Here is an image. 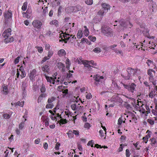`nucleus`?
Segmentation results:
<instances>
[{
  "label": "nucleus",
  "mask_w": 157,
  "mask_h": 157,
  "mask_svg": "<svg viewBox=\"0 0 157 157\" xmlns=\"http://www.w3.org/2000/svg\"><path fill=\"white\" fill-rule=\"evenodd\" d=\"M101 33L108 37H112L113 36V32L112 29L109 27L104 26L101 27Z\"/></svg>",
  "instance_id": "nucleus-1"
},
{
  "label": "nucleus",
  "mask_w": 157,
  "mask_h": 157,
  "mask_svg": "<svg viewBox=\"0 0 157 157\" xmlns=\"http://www.w3.org/2000/svg\"><path fill=\"white\" fill-rule=\"evenodd\" d=\"M121 83L123 85L124 88L126 89L128 91L133 93L134 91L136 90V85L134 83H129L128 84H125L122 82Z\"/></svg>",
  "instance_id": "nucleus-2"
},
{
  "label": "nucleus",
  "mask_w": 157,
  "mask_h": 157,
  "mask_svg": "<svg viewBox=\"0 0 157 157\" xmlns=\"http://www.w3.org/2000/svg\"><path fill=\"white\" fill-rule=\"evenodd\" d=\"M102 8L98 12L99 15L103 16L105 13L108 12L109 10L110 9V6L109 4L106 3H103L101 4Z\"/></svg>",
  "instance_id": "nucleus-3"
},
{
  "label": "nucleus",
  "mask_w": 157,
  "mask_h": 157,
  "mask_svg": "<svg viewBox=\"0 0 157 157\" xmlns=\"http://www.w3.org/2000/svg\"><path fill=\"white\" fill-rule=\"evenodd\" d=\"M120 24V25L124 28H126L128 24L129 25V28H131L133 26L132 24L129 22L123 20H120L118 21Z\"/></svg>",
  "instance_id": "nucleus-4"
},
{
  "label": "nucleus",
  "mask_w": 157,
  "mask_h": 157,
  "mask_svg": "<svg viewBox=\"0 0 157 157\" xmlns=\"http://www.w3.org/2000/svg\"><path fill=\"white\" fill-rule=\"evenodd\" d=\"M82 63L84 65L85 67H87L88 68H90L91 67H93L91 66L90 65V64H91L93 66H96V63H94V62L93 60L91 61H82Z\"/></svg>",
  "instance_id": "nucleus-5"
},
{
  "label": "nucleus",
  "mask_w": 157,
  "mask_h": 157,
  "mask_svg": "<svg viewBox=\"0 0 157 157\" xmlns=\"http://www.w3.org/2000/svg\"><path fill=\"white\" fill-rule=\"evenodd\" d=\"M36 71L35 69H33L32 71H30L29 74V77L30 80L32 82L35 81V78L36 75Z\"/></svg>",
  "instance_id": "nucleus-6"
},
{
  "label": "nucleus",
  "mask_w": 157,
  "mask_h": 157,
  "mask_svg": "<svg viewBox=\"0 0 157 157\" xmlns=\"http://www.w3.org/2000/svg\"><path fill=\"white\" fill-rule=\"evenodd\" d=\"M32 24L34 27L37 29H40L41 28L42 25L41 22L38 20H36L33 21Z\"/></svg>",
  "instance_id": "nucleus-7"
},
{
  "label": "nucleus",
  "mask_w": 157,
  "mask_h": 157,
  "mask_svg": "<svg viewBox=\"0 0 157 157\" xmlns=\"http://www.w3.org/2000/svg\"><path fill=\"white\" fill-rule=\"evenodd\" d=\"M93 78L94 80L95 81L94 84L97 86L98 85L99 82H101V79H103V77L102 76H100L97 75H94Z\"/></svg>",
  "instance_id": "nucleus-8"
},
{
  "label": "nucleus",
  "mask_w": 157,
  "mask_h": 157,
  "mask_svg": "<svg viewBox=\"0 0 157 157\" xmlns=\"http://www.w3.org/2000/svg\"><path fill=\"white\" fill-rule=\"evenodd\" d=\"M12 13L9 11L5 13L4 17L5 18V23H8V20H9L12 17Z\"/></svg>",
  "instance_id": "nucleus-9"
},
{
  "label": "nucleus",
  "mask_w": 157,
  "mask_h": 157,
  "mask_svg": "<svg viewBox=\"0 0 157 157\" xmlns=\"http://www.w3.org/2000/svg\"><path fill=\"white\" fill-rule=\"evenodd\" d=\"M11 29L9 28L6 30L2 33V36L4 38H7L9 37L11 35Z\"/></svg>",
  "instance_id": "nucleus-10"
},
{
  "label": "nucleus",
  "mask_w": 157,
  "mask_h": 157,
  "mask_svg": "<svg viewBox=\"0 0 157 157\" xmlns=\"http://www.w3.org/2000/svg\"><path fill=\"white\" fill-rule=\"evenodd\" d=\"M50 66L49 65H45L42 67V70L44 72H46L49 74L50 72Z\"/></svg>",
  "instance_id": "nucleus-11"
},
{
  "label": "nucleus",
  "mask_w": 157,
  "mask_h": 157,
  "mask_svg": "<svg viewBox=\"0 0 157 157\" xmlns=\"http://www.w3.org/2000/svg\"><path fill=\"white\" fill-rule=\"evenodd\" d=\"M69 34L68 33H65L64 34L63 33L62 34H60V36H63V37L64 38V39H63V38H62V40L63 41L65 42V43H67V41H65L66 40H68L70 39V37H69Z\"/></svg>",
  "instance_id": "nucleus-12"
},
{
  "label": "nucleus",
  "mask_w": 157,
  "mask_h": 157,
  "mask_svg": "<svg viewBox=\"0 0 157 157\" xmlns=\"http://www.w3.org/2000/svg\"><path fill=\"white\" fill-rule=\"evenodd\" d=\"M4 40V42L6 43H7L9 42H13L14 40V38L13 37H10L9 36L8 37L5 38Z\"/></svg>",
  "instance_id": "nucleus-13"
},
{
  "label": "nucleus",
  "mask_w": 157,
  "mask_h": 157,
  "mask_svg": "<svg viewBox=\"0 0 157 157\" xmlns=\"http://www.w3.org/2000/svg\"><path fill=\"white\" fill-rule=\"evenodd\" d=\"M59 118H61L59 121V123L60 125H61V124H64L67 123V121L66 119L62 118L61 117H60Z\"/></svg>",
  "instance_id": "nucleus-14"
},
{
  "label": "nucleus",
  "mask_w": 157,
  "mask_h": 157,
  "mask_svg": "<svg viewBox=\"0 0 157 157\" xmlns=\"http://www.w3.org/2000/svg\"><path fill=\"white\" fill-rule=\"evenodd\" d=\"M2 89V91L3 92V93L5 95L7 94L8 93V89L7 86H3Z\"/></svg>",
  "instance_id": "nucleus-15"
},
{
  "label": "nucleus",
  "mask_w": 157,
  "mask_h": 157,
  "mask_svg": "<svg viewBox=\"0 0 157 157\" xmlns=\"http://www.w3.org/2000/svg\"><path fill=\"white\" fill-rule=\"evenodd\" d=\"M149 31V30L145 28L144 30L142 31V32L144 35L146 36L147 37L149 38L147 35L145 34H147L149 35L148 33Z\"/></svg>",
  "instance_id": "nucleus-16"
},
{
  "label": "nucleus",
  "mask_w": 157,
  "mask_h": 157,
  "mask_svg": "<svg viewBox=\"0 0 157 157\" xmlns=\"http://www.w3.org/2000/svg\"><path fill=\"white\" fill-rule=\"evenodd\" d=\"M58 54L59 56H62L65 55L66 53L64 50L61 49L58 52Z\"/></svg>",
  "instance_id": "nucleus-17"
},
{
  "label": "nucleus",
  "mask_w": 157,
  "mask_h": 157,
  "mask_svg": "<svg viewBox=\"0 0 157 157\" xmlns=\"http://www.w3.org/2000/svg\"><path fill=\"white\" fill-rule=\"evenodd\" d=\"M71 107L72 109L73 110H79V109H78V106H76L75 104H72Z\"/></svg>",
  "instance_id": "nucleus-18"
},
{
  "label": "nucleus",
  "mask_w": 157,
  "mask_h": 157,
  "mask_svg": "<svg viewBox=\"0 0 157 157\" xmlns=\"http://www.w3.org/2000/svg\"><path fill=\"white\" fill-rule=\"evenodd\" d=\"M68 134V137L70 138H72L74 136L73 132V131L69 130L68 132L67 133Z\"/></svg>",
  "instance_id": "nucleus-19"
},
{
  "label": "nucleus",
  "mask_w": 157,
  "mask_h": 157,
  "mask_svg": "<svg viewBox=\"0 0 157 157\" xmlns=\"http://www.w3.org/2000/svg\"><path fill=\"white\" fill-rule=\"evenodd\" d=\"M44 75L48 82H49L50 83H51L52 81H53V78L52 77H49L48 76L46 75V74H44Z\"/></svg>",
  "instance_id": "nucleus-20"
},
{
  "label": "nucleus",
  "mask_w": 157,
  "mask_h": 157,
  "mask_svg": "<svg viewBox=\"0 0 157 157\" xmlns=\"http://www.w3.org/2000/svg\"><path fill=\"white\" fill-rule=\"evenodd\" d=\"M150 137V134H147L146 135L145 137H144L143 138V139L145 141V143H147V141L148 140L149 138Z\"/></svg>",
  "instance_id": "nucleus-21"
},
{
  "label": "nucleus",
  "mask_w": 157,
  "mask_h": 157,
  "mask_svg": "<svg viewBox=\"0 0 157 157\" xmlns=\"http://www.w3.org/2000/svg\"><path fill=\"white\" fill-rule=\"evenodd\" d=\"M134 69H132V68L128 67L127 69V72L130 75L132 74V72H133Z\"/></svg>",
  "instance_id": "nucleus-22"
},
{
  "label": "nucleus",
  "mask_w": 157,
  "mask_h": 157,
  "mask_svg": "<svg viewBox=\"0 0 157 157\" xmlns=\"http://www.w3.org/2000/svg\"><path fill=\"white\" fill-rule=\"evenodd\" d=\"M82 33L81 30H79L77 34V37L78 38L80 39L82 37Z\"/></svg>",
  "instance_id": "nucleus-23"
},
{
  "label": "nucleus",
  "mask_w": 157,
  "mask_h": 157,
  "mask_svg": "<svg viewBox=\"0 0 157 157\" xmlns=\"http://www.w3.org/2000/svg\"><path fill=\"white\" fill-rule=\"evenodd\" d=\"M93 51L96 53H98L101 52V49L98 47L94 48Z\"/></svg>",
  "instance_id": "nucleus-24"
},
{
  "label": "nucleus",
  "mask_w": 157,
  "mask_h": 157,
  "mask_svg": "<svg viewBox=\"0 0 157 157\" xmlns=\"http://www.w3.org/2000/svg\"><path fill=\"white\" fill-rule=\"evenodd\" d=\"M27 3L25 2L24 3L22 7V10L23 11L25 10L27 8Z\"/></svg>",
  "instance_id": "nucleus-25"
},
{
  "label": "nucleus",
  "mask_w": 157,
  "mask_h": 157,
  "mask_svg": "<svg viewBox=\"0 0 157 157\" xmlns=\"http://www.w3.org/2000/svg\"><path fill=\"white\" fill-rule=\"evenodd\" d=\"M57 66L59 69L62 68L63 67H64L65 66L64 64H63L62 63L60 62L58 63Z\"/></svg>",
  "instance_id": "nucleus-26"
},
{
  "label": "nucleus",
  "mask_w": 157,
  "mask_h": 157,
  "mask_svg": "<svg viewBox=\"0 0 157 157\" xmlns=\"http://www.w3.org/2000/svg\"><path fill=\"white\" fill-rule=\"evenodd\" d=\"M46 90L45 86L44 84H42L41 86L40 91L42 93H44Z\"/></svg>",
  "instance_id": "nucleus-27"
},
{
  "label": "nucleus",
  "mask_w": 157,
  "mask_h": 157,
  "mask_svg": "<svg viewBox=\"0 0 157 157\" xmlns=\"http://www.w3.org/2000/svg\"><path fill=\"white\" fill-rule=\"evenodd\" d=\"M53 51L52 50L49 51L48 52L47 56L48 57V58L50 59V57L53 55Z\"/></svg>",
  "instance_id": "nucleus-28"
},
{
  "label": "nucleus",
  "mask_w": 157,
  "mask_h": 157,
  "mask_svg": "<svg viewBox=\"0 0 157 157\" xmlns=\"http://www.w3.org/2000/svg\"><path fill=\"white\" fill-rule=\"evenodd\" d=\"M89 39L93 42H94L96 40V38L95 36H90L88 37Z\"/></svg>",
  "instance_id": "nucleus-29"
},
{
  "label": "nucleus",
  "mask_w": 157,
  "mask_h": 157,
  "mask_svg": "<svg viewBox=\"0 0 157 157\" xmlns=\"http://www.w3.org/2000/svg\"><path fill=\"white\" fill-rule=\"evenodd\" d=\"M58 21L56 20H54L50 22V24L51 25H54L57 26V25H58Z\"/></svg>",
  "instance_id": "nucleus-30"
},
{
  "label": "nucleus",
  "mask_w": 157,
  "mask_h": 157,
  "mask_svg": "<svg viewBox=\"0 0 157 157\" xmlns=\"http://www.w3.org/2000/svg\"><path fill=\"white\" fill-rule=\"evenodd\" d=\"M121 76L123 77L125 79L128 80L129 79L131 76V75H129V74H128V75L127 76H124V75L122 74L121 75Z\"/></svg>",
  "instance_id": "nucleus-31"
},
{
  "label": "nucleus",
  "mask_w": 157,
  "mask_h": 157,
  "mask_svg": "<svg viewBox=\"0 0 157 157\" xmlns=\"http://www.w3.org/2000/svg\"><path fill=\"white\" fill-rule=\"evenodd\" d=\"M152 72L151 69H149L148 70L147 74L150 76V77L149 78V79H150L151 77L152 78L153 77V75L152 74Z\"/></svg>",
  "instance_id": "nucleus-32"
},
{
  "label": "nucleus",
  "mask_w": 157,
  "mask_h": 157,
  "mask_svg": "<svg viewBox=\"0 0 157 157\" xmlns=\"http://www.w3.org/2000/svg\"><path fill=\"white\" fill-rule=\"evenodd\" d=\"M59 91H62L63 93L64 94L63 96V97H64L67 94H68V90L67 89H66L65 90H59Z\"/></svg>",
  "instance_id": "nucleus-33"
},
{
  "label": "nucleus",
  "mask_w": 157,
  "mask_h": 157,
  "mask_svg": "<svg viewBox=\"0 0 157 157\" xmlns=\"http://www.w3.org/2000/svg\"><path fill=\"white\" fill-rule=\"evenodd\" d=\"M151 141L152 146H154L156 142L155 139L152 138L150 140Z\"/></svg>",
  "instance_id": "nucleus-34"
},
{
  "label": "nucleus",
  "mask_w": 157,
  "mask_h": 157,
  "mask_svg": "<svg viewBox=\"0 0 157 157\" xmlns=\"http://www.w3.org/2000/svg\"><path fill=\"white\" fill-rule=\"evenodd\" d=\"M85 3L88 5H90L93 3V0H86L85 1Z\"/></svg>",
  "instance_id": "nucleus-35"
},
{
  "label": "nucleus",
  "mask_w": 157,
  "mask_h": 157,
  "mask_svg": "<svg viewBox=\"0 0 157 157\" xmlns=\"http://www.w3.org/2000/svg\"><path fill=\"white\" fill-rule=\"evenodd\" d=\"M147 121L150 124L153 125L154 124V121L151 119H148L147 120Z\"/></svg>",
  "instance_id": "nucleus-36"
},
{
  "label": "nucleus",
  "mask_w": 157,
  "mask_h": 157,
  "mask_svg": "<svg viewBox=\"0 0 157 157\" xmlns=\"http://www.w3.org/2000/svg\"><path fill=\"white\" fill-rule=\"evenodd\" d=\"M28 10L27 11V12L26 13H23V16L24 17H26L27 18H29L30 17V15L28 14L27 13H28Z\"/></svg>",
  "instance_id": "nucleus-37"
},
{
  "label": "nucleus",
  "mask_w": 157,
  "mask_h": 157,
  "mask_svg": "<svg viewBox=\"0 0 157 157\" xmlns=\"http://www.w3.org/2000/svg\"><path fill=\"white\" fill-rule=\"evenodd\" d=\"M3 116L4 118L6 119H9L10 117V116L7 113L4 114Z\"/></svg>",
  "instance_id": "nucleus-38"
},
{
  "label": "nucleus",
  "mask_w": 157,
  "mask_h": 157,
  "mask_svg": "<svg viewBox=\"0 0 157 157\" xmlns=\"http://www.w3.org/2000/svg\"><path fill=\"white\" fill-rule=\"evenodd\" d=\"M54 105L52 104H47L46 106V108H50L52 109Z\"/></svg>",
  "instance_id": "nucleus-39"
},
{
  "label": "nucleus",
  "mask_w": 157,
  "mask_h": 157,
  "mask_svg": "<svg viewBox=\"0 0 157 157\" xmlns=\"http://www.w3.org/2000/svg\"><path fill=\"white\" fill-rule=\"evenodd\" d=\"M131 155V153H130L129 150L127 149L126 150V157H129L130 155Z\"/></svg>",
  "instance_id": "nucleus-40"
},
{
  "label": "nucleus",
  "mask_w": 157,
  "mask_h": 157,
  "mask_svg": "<svg viewBox=\"0 0 157 157\" xmlns=\"http://www.w3.org/2000/svg\"><path fill=\"white\" fill-rule=\"evenodd\" d=\"M25 123L24 122H22L20 123L19 125V129H23Z\"/></svg>",
  "instance_id": "nucleus-41"
},
{
  "label": "nucleus",
  "mask_w": 157,
  "mask_h": 157,
  "mask_svg": "<svg viewBox=\"0 0 157 157\" xmlns=\"http://www.w3.org/2000/svg\"><path fill=\"white\" fill-rule=\"evenodd\" d=\"M138 144L139 143L138 142H137L136 144H134L133 145L137 149L139 150L140 149V146L139 145L138 146Z\"/></svg>",
  "instance_id": "nucleus-42"
},
{
  "label": "nucleus",
  "mask_w": 157,
  "mask_h": 157,
  "mask_svg": "<svg viewBox=\"0 0 157 157\" xmlns=\"http://www.w3.org/2000/svg\"><path fill=\"white\" fill-rule=\"evenodd\" d=\"M89 34V32L88 31V30L87 29H85V31H84V34L85 36H88Z\"/></svg>",
  "instance_id": "nucleus-43"
},
{
  "label": "nucleus",
  "mask_w": 157,
  "mask_h": 157,
  "mask_svg": "<svg viewBox=\"0 0 157 157\" xmlns=\"http://www.w3.org/2000/svg\"><path fill=\"white\" fill-rule=\"evenodd\" d=\"M49 59L48 56H45L43 59L41 61V63H43L44 62L46 61L47 60H48Z\"/></svg>",
  "instance_id": "nucleus-44"
},
{
  "label": "nucleus",
  "mask_w": 157,
  "mask_h": 157,
  "mask_svg": "<svg viewBox=\"0 0 157 157\" xmlns=\"http://www.w3.org/2000/svg\"><path fill=\"white\" fill-rule=\"evenodd\" d=\"M21 72V73L20 75V76L21 78H23L25 76V71H23Z\"/></svg>",
  "instance_id": "nucleus-45"
},
{
  "label": "nucleus",
  "mask_w": 157,
  "mask_h": 157,
  "mask_svg": "<svg viewBox=\"0 0 157 157\" xmlns=\"http://www.w3.org/2000/svg\"><path fill=\"white\" fill-rule=\"evenodd\" d=\"M73 134H75L76 136H78L79 134V132L78 131L73 130Z\"/></svg>",
  "instance_id": "nucleus-46"
},
{
  "label": "nucleus",
  "mask_w": 157,
  "mask_h": 157,
  "mask_svg": "<svg viewBox=\"0 0 157 157\" xmlns=\"http://www.w3.org/2000/svg\"><path fill=\"white\" fill-rule=\"evenodd\" d=\"M115 52L116 53H119L121 56H123V53L121 51L118 50H116L115 51Z\"/></svg>",
  "instance_id": "nucleus-47"
},
{
  "label": "nucleus",
  "mask_w": 157,
  "mask_h": 157,
  "mask_svg": "<svg viewBox=\"0 0 157 157\" xmlns=\"http://www.w3.org/2000/svg\"><path fill=\"white\" fill-rule=\"evenodd\" d=\"M75 8H76L77 10L78 11H80L82 9V7H81L79 5H77Z\"/></svg>",
  "instance_id": "nucleus-48"
},
{
  "label": "nucleus",
  "mask_w": 157,
  "mask_h": 157,
  "mask_svg": "<svg viewBox=\"0 0 157 157\" xmlns=\"http://www.w3.org/2000/svg\"><path fill=\"white\" fill-rule=\"evenodd\" d=\"M20 58V57L18 56L15 59L14 62L15 64L19 62Z\"/></svg>",
  "instance_id": "nucleus-49"
},
{
  "label": "nucleus",
  "mask_w": 157,
  "mask_h": 157,
  "mask_svg": "<svg viewBox=\"0 0 157 157\" xmlns=\"http://www.w3.org/2000/svg\"><path fill=\"white\" fill-rule=\"evenodd\" d=\"M37 50L40 53H42L43 51V49H42V48L40 47H38Z\"/></svg>",
  "instance_id": "nucleus-50"
},
{
  "label": "nucleus",
  "mask_w": 157,
  "mask_h": 157,
  "mask_svg": "<svg viewBox=\"0 0 157 157\" xmlns=\"http://www.w3.org/2000/svg\"><path fill=\"white\" fill-rule=\"evenodd\" d=\"M90 127V124L88 123H85L84 125V127L86 128H89Z\"/></svg>",
  "instance_id": "nucleus-51"
},
{
  "label": "nucleus",
  "mask_w": 157,
  "mask_h": 157,
  "mask_svg": "<svg viewBox=\"0 0 157 157\" xmlns=\"http://www.w3.org/2000/svg\"><path fill=\"white\" fill-rule=\"evenodd\" d=\"M78 147L80 151H82V145L81 144H78Z\"/></svg>",
  "instance_id": "nucleus-52"
},
{
  "label": "nucleus",
  "mask_w": 157,
  "mask_h": 157,
  "mask_svg": "<svg viewBox=\"0 0 157 157\" xmlns=\"http://www.w3.org/2000/svg\"><path fill=\"white\" fill-rule=\"evenodd\" d=\"M60 146V144L59 143H57L56 145L55 148L56 150H58L59 149V147Z\"/></svg>",
  "instance_id": "nucleus-53"
},
{
  "label": "nucleus",
  "mask_w": 157,
  "mask_h": 157,
  "mask_svg": "<svg viewBox=\"0 0 157 157\" xmlns=\"http://www.w3.org/2000/svg\"><path fill=\"white\" fill-rule=\"evenodd\" d=\"M26 87V84L24 83H23L22 86H21V88L22 90H25Z\"/></svg>",
  "instance_id": "nucleus-54"
},
{
  "label": "nucleus",
  "mask_w": 157,
  "mask_h": 157,
  "mask_svg": "<svg viewBox=\"0 0 157 157\" xmlns=\"http://www.w3.org/2000/svg\"><path fill=\"white\" fill-rule=\"evenodd\" d=\"M67 78H69L71 77L72 76V74L70 73V72H69V73H67Z\"/></svg>",
  "instance_id": "nucleus-55"
},
{
  "label": "nucleus",
  "mask_w": 157,
  "mask_h": 157,
  "mask_svg": "<svg viewBox=\"0 0 157 157\" xmlns=\"http://www.w3.org/2000/svg\"><path fill=\"white\" fill-rule=\"evenodd\" d=\"M86 97L87 99H90L92 98V95L90 94H88L86 95Z\"/></svg>",
  "instance_id": "nucleus-56"
},
{
  "label": "nucleus",
  "mask_w": 157,
  "mask_h": 157,
  "mask_svg": "<svg viewBox=\"0 0 157 157\" xmlns=\"http://www.w3.org/2000/svg\"><path fill=\"white\" fill-rule=\"evenodd\" d=\"M24 102H23V104H22L21 102L20 101H18L17 102V105L19 106L22 107L23 106V105H24Z\"/></svg>",
  "instance_id": "nucleus-57"
},
{
  "label": "nucleus",
  "mask_w": 157,
  "mask_h": 157,
  "mask_svg": "<svg viewBox=\"0 0 157 157\" xmlns=\"http://www.w3.org/2000/svg\"><path fill=\"white\" fill-rule=\"evenodd\" d=\"M99 133L101 135V137H102L104 136V132L102 130H101L99 131Z\"/></svg>",
  "instance_id": "nucleus-58"
},
{
  "label": "nucleus",
  "mask_w": 157,
  "mask_h": 157,
  "mask_svg": "<svg viewBox=\"0 0 157 157\" xmlns=\"http://www.w3.org/2000/svg\"><path fill=\"white\" fill-rule=\"evenodd\" d=\"M48 119V118H46L45 120V121H46L45 122V126L46 127L48 126L49 125V122L48 121H47Z\"/></svg>",
  "instance_id": "nucleus-59"
},
{
  "label": "nucleus",
  "mask_w": 157,
  "mask_h": 157,
  "mask_svg": "<svg viewBox=\"0 0 157 157\" xmlns=\"http://www.w3.org/2000/svg\"><path fill=\"white\" fill-rule=\"evenodd\" d=\"M43 147L45 149H46L48 148V144L47 143H44L43 144Z\"/></svg>",
  "instance_id": "nucleus-60"
},
{
  "label": "nucleus",
  "mask_w": 157,
  "mask_h": 157,
  "mask_svg": "<svg viewBox=\"0 0 157 157\" xmlns=\"http://www.w3.org/2000/svg\"><path fill=\"white\" fill-rule=\"evenodd\" d=\"M152 63L153 61L149 59L147 60V62H146V63L147 64V65L148 66H150V63L151 64Z\"/></svg>",
  "instance_id": "nucleus-61"
},
{
  "label": "nucleus",
  "mask_w": 157,
  "mask_h": 157,
  "mask_svg": "<svg viewBox=\"0 0 157 157\" xmlns=\"http://www.w3.org/2000/svg\"><path fill=\"white\" fill-rule=\"evenodd\" d=\"M40 141V139L38 138L37 139H36L35 141V143L36 144H38Z\"/></svg>",
  "instance_id": "nucleus-62"
},
{
  "label": "nucleus",
  "mask_w": 157,
  "mask_h": 157,
  "mask_svg": "<svg viewBox=\"0 0 157 157\" xmlns=\"http://www.w3.org/2000/svg\"><path fill=\"white\" fill-rule=\"evenodd\" d=\"M122 122L123 121L122 119L121 118H120L118 120V124H121L122 123Z\"/></svg>",
  "instance_id": "nucleus-63"
},
{
  "label": "nucleus",
  "mask_w": 157,
  "mask_h": 157,
  "mask_svg": "<svg viewBox=\"0 0 157 157\" xmlns=\"http://www.w3.org/2000/svg\"><path fill=\"white\" fill-rule=\"evenodd\" d=\"M86 41H87V39L85 38H82L81 40V42L82 43H84L86 42Z\"/></svg>",
  "instance_id": "nucleus-64"
}]
</instances>
